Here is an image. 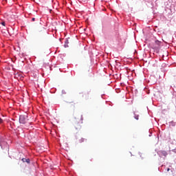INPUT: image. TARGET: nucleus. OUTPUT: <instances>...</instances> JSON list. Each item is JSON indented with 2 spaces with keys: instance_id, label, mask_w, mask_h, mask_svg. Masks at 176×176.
I'll return each instance as SVG.
<instances>
[{
  "instance_id": "9b49d317",
  "label": "nucleus",
  "mask_w": 176,
  "mask_h": 176,
  "mask_svg": "<svg viewBox=\"0 0 176 176\" xmlns=\"http://www.w3.org/2000/svg\"><path fill=\"white\" fill-rule=\"evenodd\" d=\"M139 155H140V157H142V154L139 153Z\"/></svg>"
},
{
  "instance_id": "39448f33",
  "label": "nucleus",
  "mask_w": 176,
  "mask_h": 176,
  "mask_svg": "<svg viewBox=\"0 0 176 176\" xmlns=\"http://www.w3.org/2000/svg\"><path fill=\"white\" fill-rule=\"evenodd\" d=\"M80 94L82 95V97H85L86 100H87V98H89V94L80 93Z\"/></svg>"
},
{
  "instance_id": "6e6552de",
  "label": "nucleus",
  "mask_w": 176,
  "mask_h": 176,
  "mask_svg": "<svg viewBox=\"0 0 176 176\" xmlns=\"http://www.w3.org/2000/svg\"><path fill=\"white\" fill-rule=\"evenodd\" d=\"M80 142H85V138H81L80 140Z\"/></svg>"
},
{
  "instance_id": "1a4fd4ad",
  "label": "nucleus",
  "mask_w": 176,
  "mask_h": 176,
  "mask_svg": "<svg viewBox=\"0 0 176 176\" xmlns=\"http://www.w3.org/2000/svg\"><path fill=\"white\" fill-rule=\"evenodd\" d=\"M3 120H2V118H0V124L1 123H3Z\"/></svg>"
},
{
  "instance_id": "f257e3e1",
  "label": "nucleus",
  "mask_w": 176,
  "mask_h": 176,
  "mask_svg": "<svg viewBox=\"0 0 176 176\" xmlns=\"http://www.w3.org/2000/svg\"><path fill=\"white\" fill-rule=\"evenodd\" d=\"M82 123H83V116L77 115L73 118V124L76 130H80V129H82Z\"/></svg>"
},
{
  "instance_id": "f8f14e48",
  "label": "nucleus",
  "mask_w": 176,
  "mask_h": 176,
  "mask_svg": "<svg viewBox=\"0 0 176 176\" xmlns=\"http://www.w3.org/2000/svg\"><path fill=\"white\" fill-rule=\"evenodd\" d=\"M35 20V18H32V21H34Z\"/></svg>"
},
{
  "instance_id": "7ed1b4c3",
  "label": "nucleus",
  "mask_w": 176,
  "mask_h": 176,
  "mask_svg": "<svg viewBox=\"0 0 176 176\" xmlns=\"http://www.w3.org/2000/svg\"><path fill=\"white\" fill-rule=\"evenodd\" d=\"M159 155H160V156H164V157H166V156H167V151H159Z\"/></svg>"
},
{
  "instance_id": "20e7f679",
  "label": "nucleus",
  "mask_w": 176,
  "mask_h": 176,
  "mask_svg": "<svg viewBox=\"0 0 176 176\" xmlns=\"http://www.w3.org/2000/svg\"><path fill=\"white\" fill-rule=\"evenodd\" d=\"M155 49H159V47H160V41H155Z\"/></svg>"
},
{
  "instance_id": "423d86ee",
  "label": "nucleus",
  "mask_w": 176,
  "mask_h": 176,
  "mask_svg": "<svg viewBox=\"0 0 176 176\" xmlns=\"http://www.w3.org/2000/svg\"><path fill=\"white\" fill-rule=\"evenodd\" d=\"M22 162H23V163H28L30 164V159H25V158H23L22 159Z\"/></svg>"
},
{
  "instance_id": "0eeeda50",
  "label": "nucleus",
  "mask_w": 176,
  "mask_h": 176,
  "mask_svg": "<svg viewBox=\"0 0 176 176\" xmlns=\"http://www.w3.org/2000/svg\"><path fill=\"white\" fill-rule=\"evenodd\" d=\"M134 118H135V119H136V120H138V118H139V115L138 114H137V113H134Z\"/></svg>"
},
{
  "instance_id": "f03ea898",
  "label": "nucleus",
  "mask_w": 176,
  "mask_h": 176,
  "mask_svg": "<svg viewBox=\"0 0 176 176\" xmlns=\"http://www.w3.org/2000/svg\"><path fill=\"white\" fill-rule=\"evenodd\" d=\"M28 120V117L27 116L21 115L19 116V122L22 124H25Z\"/></svg>"
},
{
  "instance_id": "9d476101",
  "label": "nucleus",
  "mask_w": 176,
  "mask_h": 176,
  "mask_svg": "<svg viewBox=\"0 0 176 176\" xmlns=\"http://www.w3.org/2000/svg\"><path fill=\"white\" fill-rule=\"evenodd\" d=\"M2 25H5V22H1Z\"/></svg>"
},
{
  "instance_id": "ddd939ff",
  "label": "nucleus",
  "mask_w": 176,
  "mask_h": 176,
  "mask_svg": "<svg viewBox=\"0 0 176 176\" xmlns=\"http://www.w3.org/2000/svg\"><path fill=\"white\" fill-rule=\"evenodd\" d=\"M167 171H170V168H168V169H167Z\"/></svg>"
},
{
  "instance_id": "4468645a",
  "label": "nucleus",
  "mask_w": 176,
  "mask_h": 176,
  "mask_svg": "<svg viewBox=\"0 0 176 176\" xmlns=\"http://www.w3.org/2000/svg\"><path fill=\"white\" fill-rule=\"evenodd\" d=\"M0 146H2V144L0 143Z\"/></svg>"
}]
</instances>
